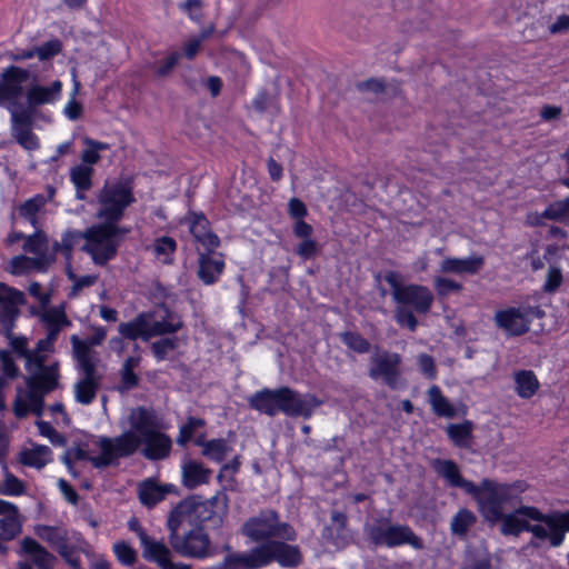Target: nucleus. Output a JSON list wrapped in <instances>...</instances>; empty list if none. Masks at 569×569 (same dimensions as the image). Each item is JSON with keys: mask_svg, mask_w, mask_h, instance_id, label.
<instances>
[{"mask_svg": "<svg viewBox=\"0 0 569 569\" xmlns=\"http://www.w3.org/2000/svg\"><path fill=\"white\" fill-rule=\"evenodd\" d=\"M173 491V485H159L153 478L144 479L138 486L139 500L141 505L149 509L156 507L159 502L164 500L169 493Z\"/></svg>", "mask_w": 569, "mask_h": 569, "instance_id": "393cba45", "label": "nucleus"}, {"mask_svg": "<svg viewBox=\"0 0 569 569\" xmlns=\"http://www.w3.org/2000/svg\"><path fill=\"white\" fill-rule=\"evenodd\" d=\"M94 169L84 164H77L70 169V181L76 189L78 200L86 199V192L92 188Z\"/></svg>", "mask_w": 569, "mask_h": 569, "instance_id": "c756f323", "label": "nucleus"}, {"mask_svg": "<svg viewBox=\"0 0 569 569\" xmlns=\"http://www.w3.org/2000/svg\"><path fill=\"white\" fill-rule=\"evenodd\" d=\"M26 303L24 293L0 282V327L4 337H10L20 316V306Z\"/></svg>", "mask_w": 569, "mask_h": 569, "instance_id": "4468645a", "label": "nucleus"}, {"mask_svg": "<svg viewBox=\"0 0 569 569\" xmlns=\"http://www.w3.org/2000/svg\"><path fill=\"white\" fill-rule=\"evenodd\" d=\"M112 551L117 560L127 567H131L137 561L136 549L127 541L120 540L113 543Z\"/></svg>", "mask_w": 569, "mask_h": 569, "instance_id": "603ef678", "label": "nucleus"}, {"mask_svg": "<svg viewBox=\"0 0 569 569\" xmlns=\"http://www.w3.org/2000/svg\"><path fill=\"white\" fill-rule=\"evenodd\" d=\"M244 537L257 545L272 541H295L297 531L284 521L280 520L278 511L273 509H263L257 516L248 518L241 528Z\"/></svg>", "mask_w": 569, "mask_h": 569, "instance_id": "6e6552de", "label": "nucleus"}, {"mask_svg": "<svg viewBox=\"0 0 569 569\" xmlns=\"http://www.w3.org/2000/svg\"><path fill=\"white\" fill-rule=\"evenodd\" d=\"M248 405L268 417L283 413L287 417L309 419L320 401L313 395H302L298 390L282 386L276 389L262 388L253 392L248 398Z\"/></svg>", "mask_w": 569, "mask_h": 569, "instance_id": "f03ea898", "label": "nucleus"}, {"mask_svg": "<svg viewBox=\"0 0 569 569\" xmlns=\"http://www.w3.org/2000/svg\"><path fill=\"white\" fill-rule=\"evenodd\" d=\"M181 223L188 226L190 234L203 249L214 251L221 246L219 236L212 231L211 222L202 211L189 210Z\"/></svg>", "mask_w": 569, "mask_h": 569, "instance_id": "dca6fc26", "label": "nucleus"}, {"mask_svg": "<svg viewBox=\"0 0 569 569\" xmlns=\"http://www.w3.org/2000/svg\"><path fill=\"white\" fill-rule=\"evenodd\" d=\"M39 367V372L33 375L43 386L44 392L53 391L59 383V371L57 365L44 366V357L36 356L33 361Z\"/></svg>", "mask_w": 569, "mask_h": 569, "instance_id": "72a5a7b5", "label": "nucleus"}, {"mask_svg": "<svg viewBox=\"0 0 569 569\" xmlns=\"http://www.w3.org/2000/svg\"><path fill=\"white\" fill-rule=\"evenodd\" d=\"M14 137L17 142L28 151H34L40 148L39 138L31 128L19 129V131L14 132Z\"/></svg>", "mask_w": 569, "mask_h": 569, "instance_id": "bf43d9fd", "label": "nucleus"}, {"mask_svg": "<svg viewBox=\"0 0 569 569\" xmlns=\"http://www.w3.org/2000/svg\"><path fill=\"white\" fill-rule=\"evenodd\" d=\"M548 220L569 224V194L563 199L550 202L543 210Z\"/></svg>", "mask_w": 569, "mask_h": 569, "instance_id": "79ce46f5", "label": "nucleus"}, {"mask_svg": "<svg viewBox=\"0 0 569 569\" xmlns=\"http://www.w3.org/2000/svg\"><path fill=\"white\" fill-rule=\"evenodd\" d=\"M0 362L2 378L13 380L20 375L19 367L17 366L12 355L8 350H0Z\"/></svg>", "mask_w": 569, "mask_h": 569, "instance_id": "4d7b16f0", "label": "nucleus"}, {"mask_svg": "<svg viewBox=\"0 0 569 569\" xmlns=\"http://www.w3.org/2000/svg\"><path fill=\"white\" fill-rule=\"evenodd\" d=\"M51 449L46 445H37L31 449H24L19 455L23 466L42 469L51 461Z\"/></svg>", "mask_w": 569, "mask_h": 569, "instance_id": "473e14b6", "label": "nucleus"}, {"mask_svg": "<svg viewBox=\"0 0 569 569\" xmlns=\"http://www.w3.org/2000/svg\"><path fill=\"white\" fill-rule=\"evenodd\" d=\"M562 281L563 276L560 268L550 267L542 289L547 293H555L560 288Z\"/></svg>", "mask_w": 569, "mask_h": 569, "instance_id": "e2e57ef3", "label": "nucleus"}, {"mask_svg": "<svg viewBox=\"0 0 569 569\" xmlns=\"http://www.w3.org/2000/svg\"><path fill=\"white\" fill-rule=\"evenodd\" d=\"M331 522L336 528L337 536L335 538V542L338 543V540H346L348 538V517L346 513L340 511L331 512Z\"/></svg>", "mask_w": 569, "mask_h": 569, "instance_id": "0e129e2a", "label": "nucleus"}, {"mask_svg": "<svg viewBox=\"0 0 569 569\" xmlns=\"http://www.w3.org/2000/svg\"><path fill=\"white\" fill-rule=\"evenodd\" d=\"M421 373L429 380L437 378V366L432 356L428 353H420L417 359Z\"/></svg>", "mask_w": 569, "mask_h": 569, "instance_id": "69168bd1", "label": "nucleus"}, {"mask_svg": "<svg viewBox=\"0 0 569 569\" xmlns=\"http://www.w3.org/2000/svg\"><path fill=\"white\" fill-rule=\"evenodd\" d=\"M30 78V71L22 67L10 64L0 74V106L17 107L24 94V83Z\"/></svg>", "mask_w": 569, "mask_h": 569, "instance_id": "ddd939ff", "label": "nucleus"}, {"mask_svg": "<svg viewBox=\"0 0 569 569\" xmlns=\"http://www.w3.org/2000/svg\"><path fill=\"white\" fill-rule=\"evenodd\" d=\"M435 471L442 477L449 486L461 488L466 493L476 492V483L462 477L457 462L450 459H436L432 462Z\"/></svg>", "mask_w": 569, "mask_h": 569, "instance_id": "4be33fe9", "label": "nucleus"}, {"mask_svg": "<svg viewBox=\"0 0 569 569\" xmlns=\"http://www.w3.org/2000/svg\"><path fill=\"white\" fill-rule=\"evenodd\" d=\"M61 90L62 82L60 80H54L48 87L41 84H33L29 87L26 92L29 109L36 110L37 107L54 103L60 99Z\"/></svg>", "mask_w": 569, "mask_h": 569, "instance_id": "a878e982", "label": "nucleus"}, {"mask_svg": "<svg viewBox=\"0 0 569 569\" xmlns=\"http://www.w3.org/2000/svg\"><path fill=\"white\" fill-rule=\"evenodd\" d=\"M21 551L32 557V561L38 569H54L57 558L36 539L24 537L21 540Z\"/></svg>", "mask_w": 569, "mask_h": 569, "instance_id": "c85d7f7f", "label": "nucleus"}, {"mask_svg": "<svg viewBox=\"0 0 569 569\" xmlns=\"http://www.w3.org/2000/svg\"><path fill=\"white\" fill-rule=\"evenodd\" d=\"M157 310L139 312L132 320L121 322L118 327V331L124 339L131 341L142 339L143 341H148L152 338L150 321L157 316Z\"/></svg>", "mask_w": 569, "mask_h": 569, "instance_id": "412c9836", "label": "nucleus"}, {"mask_svg": "<svg viewBox=\"0 0 569 569\" xmlns=\"http://www.w3.org/2000/svg\"><path fill=\"white\" fill-rule=\"evenodd\" d=\"M9 109L11 111L12 128L14 132L19 131V129L31 128L32 113L34 109H29V106L23 108L20 102L19 106L9 107Z\"/></svg>", "mask_w": 569, "mask_h": 569, "instance_id": "8fccbe9b", "label": "nucleus"}, {"mask_svg": "<svg viewBox=\"0 0 569 569\" xmlns=\"http://www.w3.org/2000/svg\"><path fill=\"white\" fill-rule=\"evenodd\" d=\"M36 50L39 60L46 61L52 59L61 52L62 43L59 39H52L44 42L40 47H37Z\"/></svg>", "mask_w": 569, "mask_h": 569, "instance_id": "052dcab7", "label": "nucleus"}, {"mask_svg": "<svg viewBox=\"0 0 569 569\" xmlns=\"http://www.w3.org/2000/svg\"><path fill=\"white\" fill-rule=\"evenodd\" d=\"M415 310L407 308L406 306L396 305L395 320L401 328H407L411 332H415L418 328V319L415 316Z\"/></svg>", "mask_w": 569, "mask_h": 569, "instance_id": "5fc2aeb1", "label": "nucleus"}, {"mask_svg": "<svg viewBox=\"0 0 569 569\" xmlns=\"http://www.w3.org/2000/svg\"><path fill=\"white\" fill-rule=\"evenodd\" d=\"M83 143L87 148L81 153V164L89 167H92L100 161V151L109 149V144L107 142L98 141L89 137L83 139Z\"/></svg>", "mask_w": 569, "mask_h": 569, "instance_id": "37998d69", "label": "nucleus"}, {"mask_svg": "<svg viewBox=\"0 0 569 569\" xmlns=\"http://www.w3.org/2000/svg\"><path fill=\"white\" fill-rule=\"evenodd\" d=\"M122 219L106 220L87 228L88 244L82 250L90 254L97 266H106L113 260L130 227L120 226Z\"/></svg>", "mask_w": 569, "mask_h": 569, "instance_id": "423d86ee", "label": "nucleus"}, {"mask_svg": "<svg viewBox=\"0 0 569 569\" xmlns=\"http://www.w3.org/2000/svg\"><path fill=\"white\" fill-rule=\"evenodd\" d=\"M138 536L143 549V558L148 561L156 562L161 569H191L188 565L173 562L167 545L151 538L142 528H139Z\"/></svg>", "mask_w": 569, "mask_h": 569, "instance_id": "f3484780", "label": "nucleus"}, {"mask_svg": "<svg viewBox=\"0 0 569 569\" xmlns=\"http://www.w3.org/2000/svg\"><path fill=\"white\" fill-rule=\"evenodd\" d=\"M180 340L177 336H163L159 340L151 343V352L158 362L168 359L170 351L178 349Z\"/></svg>", "mask_w": 569, "mask_h": 569, "instance_id": "c03bdc74", "label": "nucleus"}, {"mask_svg": "<svg viewBox=\"0 0 569 569\" xmlns=\"http://www.w3.org/2000/svg\"><path fill=\"white\" fill-rule=\"evenodd\" d=\"M252 108L258 112L273 110L276 113L280 111L279 100L276 96L271 94L267 89L258 91L251 101Z\"/></svg>", "mask_w": 569, "mask_h": 569, "instance_id": "09e8293b", "label": "nucleus"}, {"mask_svg": "<svg viewBox=\"0 0 569 569\" xmlns=\"http://www.w3.org/2000/svg\"><path fill=\"white\" fill-rule=\"evenodd\" d=\"M515 391L521 399L532 398L539 387V380L533 371L521 369L515 372Z\"/></svg>", "mask_w": 569, "mask_h": 569, "instance_id": "7c9ffc66", "label": "nucleus"}, {"mask_svg": "<svg viewBox=\"0 0 569 569\" xmlns=\"http://www.w3.org/2000/svg\"><path fill=\"white\" fill-rule=\"evenodd\" d=\"M229 498L222 488L209 499L190 496L169 513L167 527L169 545L174 552L191 559H207L213 555L209 532L219 531L228 513Z\"/></svg>", "mask_w": 569, "mask_h": 569, "instance_id": "f257e3e1", "label": "nucleus"}, {"mask_svg": "<svg viewBox=\"0 0 569 569\" xmlns=\"http://www.w3.org/2000/svg\"><path fill=\"white\" fill-rule=\"evenodd\" d=\"M340 340L342 341L343 345L347 346L348 349L359 355L367 353L371 349L370 341L362 335H360L358 331H345L340 333Z\"/></svg>", "mask_w": 569, "mask_h": 569, "instance_id": "49530a36", "label": "nucleus"}, {"mask_svg": "<svg viewBox=\"0 0 569 569\" xmlns=\"http://www.w3.org/2000/svg\"><path fill=\"white\" fill-rule=\"evenodd\" d=\"M292 232L296 238L301 239L295 248V253L302 260L313 259L320 253L321 247L313 238L315 230L311 224H299Z\"/></svg>", "mask_w": 569, "mask_h": 569, "instance_id": "cd10ccee", "label": "nucleus"}, {"mask_svg": "<svg viewBox=\"0 0 569 569\" xmlns=\"http://www.w3.org/2000/svg\"><path fill=\"white\" fill-rule=\"evenodd\" d=\"M473 423L465 420L460 423H450L447 433L452 443L458 448H469L473 438Z\"/></svg>", "mask_w": 569, "mask_h": 569, "instance_id": "f704fd0d", "label": "nucleus"}, {"mask_svg": "<svg viewBox=\"0 0 569 569\" xmlns=\"http://www.w3.org/2000/svg\"><path fill=\"white\" fill-rule=\"evenodd\" d=\"M81 239H84V244H88L87 229L83 232L79 230L69 229L62 234L61 242H56L53 248L54 250L60 251L62 256L69 260L72 257V251L74 247L79 243Z\"/></svg>", "mask_w": 569, "mask_h": 569, "instance_id": "58836bf2", "label": "nucleus"}, {"mask_svg": "<svg viewBox=\"0 0 569 569\" xmlns=\"http://www.w3.org/2000/svg\"><path fill=\"white\" fill-rule=\"evenodd\" d=\"M401 363V355L385 350L371 357L368 375L375 381L381 380L390 390L405 389L407 380Z\"/></svg>", "mask_w": 569, "mask_h": 569, "instance_id": "f8f14e48", "label": "nucleus"}, {"mask_svg": "<svg viewBox=\"0 0 569 569\" xmlns=\"http://www.w3.org/2000/svg\"><path fill=\"white\" fill-rule=\"evenodd\" d=\"M226 269V262L221 252L204 249L198 257V279L206 286L217 283Z\"/></svg>", "mask_w": 569, "mask_h": 569, "instance_id": "aec40b11", "label": "nucleus"}, {"mask_svg": "<svg viewBox=\"0 0 569 569\" xmlns=\"http://www.w3.org/2000/svg\"><path fill=\"white\" fill-rule=\"evenodd\" d=\"M520 509L517 508L513 512L508 515L503 513L501 523V532L506 536H519L521 532L526 531L527 520L519 518V516H525L521 512H518Z\"/></svg>", "mask_w": 569, "mask_h": 569, "instance_id": "a18cd8bd", "label": "nucleus"}, {"mask_svg": "<svg viewBox=\"0 0 569 569\" xmlns=\"http://www.w3.org/2000/svg\"><path fill=\"white\" fill-rule=\"evenodd\" d=\"M180 59V53L178 51H173L168 54L167 58L160 60L157 66L154 73L158 78H164L169 76L172 70L176 68Z\"/></svg>", "mask_w": 569, "mask_h": 569, "instance_id": "680f3d73", "label": "nucleus"}, {"mask_svg": "<svg viewBox=\"0 0 569 569\" xmlns=\"http://www.w3.org/2000/svg\"><path fill=\"white\" fill-rule=\"evenodd\" d=\"M433 287L439 297H447L452 292H460L463 289L462 283L446 277H436Z\"/></svg>", "mask_w": 569, "mask_h": 569, "instance_id": "13d9d810", "label": "nucleus"}, {"mask_svg": "<svg viewBox=\"0 0 569 569\" xmlns=\"http://www.w3.org/2000/svg\"><path fill=\"white\" fill-rule=\"evenodd\" d=\"M132 432L139 440L138 449L143 445L142 455L150 461L169 458L172 451V440L169 435L160 431L158 417L152 409L140 406L133 409L129 417Z\"/></svg>", "mask_w": 569, "mask_h": 569, "instance_id": "39448f33", "label": "nucleus"}, {"mask_svg": "<svg viewBox=\"0 0 569 569\" xmlns=\"http://www.w3.org/2000/svg\"><path fill=\"white\" fill-rule=\"evenodd\" d=\"M518 512L551 529V547L558 548L563 543L566 533L569 532V510L543 513L537 507L520 506Z\"/></svg>", "mask_w": 569, "mask_h": 569, "instance_id": "2eb2a0df", "label": "nucleus"}, {"mask_svg": "<svg viewBox=\"0 0 569 569\" xmlns=\"http://www.w3.org/2000/svg\"><path fill=\"white\" fill-rule=\"evenodd\" d=\"M138 445L139 440L132 431H124L114 438L102 436L99 439V456H90L86 449L78 446L67 449L61 460L69 471L76 461H90L94 468L102 469L117 465L120 458L133 456L138 451Z\"/></svg>", "mask_w": 569, "mask_h": 569, "instance_id": "20e7f679", "label": "nucleus"}, {"mask_svg": "<svg viewBox=\"0 0 569 569\" xmlns=\"http://www.w3.org/2000/svg\"><path fill=\"white\" fill-rule=\"evenodd\" d=\"M140 378L132 369H121L120 385L118 390L120 392L130 391L139 386Z\"/></svg>", "mask_w": 569, "mask_h": 569, "instance_id": "338daca9", "label": "nucleus"}, {"mask_svg": "<svg viewBox=\"0 0 569 569\" xmlns=\"http://www.w3.org/2000/svg\"><path fill=\"white\" fill-rule=\"evenodd\" d=\"M42 321L47 328V336L37 342V350L50 352L53 350V345L62 328L70 326L71 322L62 306L46 310L42 315Z\"/></svg>", "mask_w": 569, "mask_h": 569, "instance_id": "a211bd4d", "label": "nucleus"}, {"mask_svg": "<svg viewBox=\"0 0 569 569\" xmlns=\"http://www.w3.org/2000/svg\"><path fill=\"white\" fill-rule=\"evenodd\" d=\"M71 343L77 361L91 358V345L89 342L81 340L77 335H73L71 337Z\"/></svg>", "mask_w": 569, "mask_h": 569, "instance_id": "774afa93", "label": "nucleus"}, {"mask_svg": "<svg viewBox=\"0 0 569 569\" xmlns=\"http://www.w3.org/2000/svg\"><path fill=\"white\" fill-rule=\"evenodd\" d=\"M288 214L293 221L292 231L297 229L299 224H309L305 218L308 216V208L306 203L299 198H291L288 202Z\"/></svg>", "mask_w": 569, "mask_h": 569, "instance_id": "864d4df0", "label": "nucleus"}, {"mask_svg": "<svg viewBox=\"0 0 569 569\" xmlns=\"http://www.w3.org/2000/svg\"><path fill=\"white\" fill-rule=\"evenodd\" d=\"M26 486L23 481L7 469L0 492L4 496L19 497L22 496Z\"/></svg>", "mask_w": 569, "mask_h": 569, "instance_id": "6e6d98bb", "label": "nucleus"}, {"mask_svg": "<svg viewBox=\"0 0 569 569\" xmlns=\"http://www.w3.org/2000/svg\"><path fill=\"white\" fill-rule=\"evenodd\" d=\"M476 488V492L468 495L477 502L481 515L491 522L500 521L503 517V506L512 498L511 486L483 478Z\"/></svg>", "mask_w": 569, "mask_h": 569, "instance_id": "9d476101", "label": "nucleus"}, {"mask_svg": "<svg viewBox=\"0 0 569 569\" xmlns=\"http://www.w3.org/2000/svg\"><path fill=\"white\" fill-rule=\"evenodd\" d=\"M366 540L375 548L389 549L408 545L415 550L425 549L421 537L415 533L408 525L392 522L389 518L380 517L367 522L363 527Z\"/></svg>", "mask_w": 569, "mask_h": 569, "instance_id": "0eeeda50", "label": "nucleus"}, {"mask_svg": "<svg viewBox=\"0 0 569 569\" xmlns=\"http://www.w3.org/2000/svg\"><path fill=\"white\" fill-rule=\"evenodd\" d=\"M136 201L132 187L127 182L106 183L98 194L97 218L101 221L123 219L126 209Z\"/></svg>", "mask_w": 569, "mask_h": 569, "instance_id": "9b49d317", "label": "nucleus"}, {"mask_svg": "<svg viewBox=\"0 0 569 569\" xmlns=\"http://www.w3.org/2000/svg\"><path fill=\"white\" fill-rule=\"evenodd\" d=\"M178 243L174 238L161 236L154 239L152 244L153 254L161 259L164 264H171L174 259Z\"/></svg>", "mask_w": 569, "mask_h": 569, "instance_id": "4c0bfd02", "label": "nucleus"}, {"mask_svg": "<svg viewBox=\"0 0 569 569\" xmlns=\"http://www.w3.org/2000/svg\"><path fill=\"white\" fill-rule=\"evenodd\" d=\"M482 256H469L467 258L448 257L440 263V271L455 274H477L483 267Z\"/></svg>", "mask_w": 569, "mask_h": 569, "instance_id": "bb28decb", "label": "nucleus"}, {"mask_svg": "<svg viewBox=\"0 0 569 569\" xmlns=\"http://www.w3.org/2000/svg\"><path fill=\"white\" fill-rule=\"evenodd\" d=\"M496 326L509 337H520L529 332L530 320L521 307H508L497 310L493 317Z\"/></svg>", "mask_w": 569, "mask_h": 569, "instance_id": "6ab92c4d", "label": "nucleus"}, {"mask_svg": "<svg viewBox=\"0 0 569 569\" xmlns=\"http://www.w3.org/2000/svg\"><path fill=\"white\" fill-rule=\"evenodd\" d=\"M100 388L99 379H80L74 386L76 400L81 405H90Z\"/></svg>", "mask_w": 569, "mask_h": 569, "instance_id": "ea45409f", "label": "nucleus"}, {"mask_svg": "<svg viewBox=\"0 0 569 569\" xmlns=\"http://www.w3.org/2000/svg\"><path fill=\"white\" fill-rule=\"evenodd\" d=\"M22 530L19 515H9L0 518V537L3 541H10L20 535Z\"/></svg>", "mask_w": 569, "mask_h": 569, "instance_id": "3c124183", "label": "nucleus"}, {"mask_svg": "<svg viewBox=\"0 0 569 569\" xmlns=\"http://www.w3.org/2000/svg\"><path fill=\"white\" fill-rule=\"evenodd\" d=\"M232 450L228 440L223 438L210 439L206 448L201 451L202 456L207 459L221 463L224 461L228 453Z\"/></svg>", "mask_w": 569, "mask_h": 569, "instance_id": "a19ab883", "label": "nucleus"}, {"mask_svg": "<svg viewBox=\"0 0 569 569\" xmlns=\"http://www.w3.org/2000/svg\"><path fill=\"white\" fill-rule=\"evenodd\" d=\"M383 279L391 287L392 300L396 305L411 308L420 315H426L430 311L435 297L427 286L418 283L405 284L402 276L393 270L386 271Z\"/></svg>", "mask_w": 569, "mask_h": 569, "instance_id": "1a4fd4ad", "label": "nucleus"}, {"mask_svg": "<svg viewBox=\"0 0 569 569\" xmlns=\"http://www.w3.org/2000/svg\"><path fill=\"white\" fill-rule=\"evenodd\" d=\"M273 562L295 569L302 565L303 555L297 545L272 541L256 545L248 551L230 552L223 558L226 569H261Z\"/></svg>", "mask_w": 569, "mask_h": 569, "instance_id": "7ed1b4c3", "label": "nucleus"}, {"mask_svg": "<svg viewBox=\"0 0 569 569\" xmlns=\"http://www.w3.org/2000/svg\"><path fill=\"white\" fill-rule=\"evenodd\" d=\"M477 522L473 511L467 508H460L452 517L450 522L451 533L459 537H466L469 529Z\"/></svg>", "mask_w": 569, "mask_h": 569, "instance_id": "e433bc0d", "label": "nucleus"}, {"mask_svg": "<svg viewBox=\"0 0 569 569\" xmlns=\"http://www.w3.org/2000/svg\"><path fill=\"white\" fill-rule=\"evenodd\" d=\"M212 470L207 468L201 461L186 459L181 463L182 485L187 489H196L202 485H208Z\"/></svg>", "mask_w": 569, "mask_h": 569, "instance_id": "b1692460", "label": "nucleus"}, {"mask_svg": "<svg viewBox=\"0 0 569 569\" xmlns=\"http://www.w3.org/2000/svg\"><path fill=\"white\" fill-rule=\"evenodd\" d=\"M207 425L206 420L200 417L190 416L187 421L179 428L177 443L186 447L193 438L194 432Z\"/></svg>", "mask_w": 569, "mask_h": 569, "instance_id": "de8ad7c7", "label": "nucleus"}, {"mask_svg": "<svg viewBox=\"0 0 569 569\" xmlns=\"http://www.w3.org/2000/svg\"><path fill=\"white\" fill-rule=\"evenodd\" d=\"M428 400L436 416L449 419H452L457 416V409L455 405L443 396L439 386L432 385L428 389Z\"/></svg>", "mask_w": 569, "mask_h": 569, "instance_id": "2f4dec72", "label": "nucleus"}, {"mask_svg": "<svg viewBox=\"0 0 569 569\" xmlns=\"http://www.w3.org/2000/svg\"><path fill=\"white\" fill-rule=\"evenodd\" d=\"M159 310L162 312L160 318L156 319L154 317L150 321L152 338L174 335L184 327L182 317L166 303H160Z\"/></svg>", "mask_w": 569, "mask_h": 569, "instance_id": "5701e85b", "label": "nucleus"}, {"mask_svg": "<svg viewBox=\"0 0 569 569\" xmlns=\"http://www.w3.org/2000/svg\"><path fill=\"white\" fill-rule=\"evenodd\" d=\"M34 533L39 539L49 543L54 550L68 540L67 531L57 526L37 525L34 527Z\"/></svg>", "mask_w": 569, "mask_h": 569, "instance_id": "c9c22d12", "label": "nucleus"}]
</instances>
